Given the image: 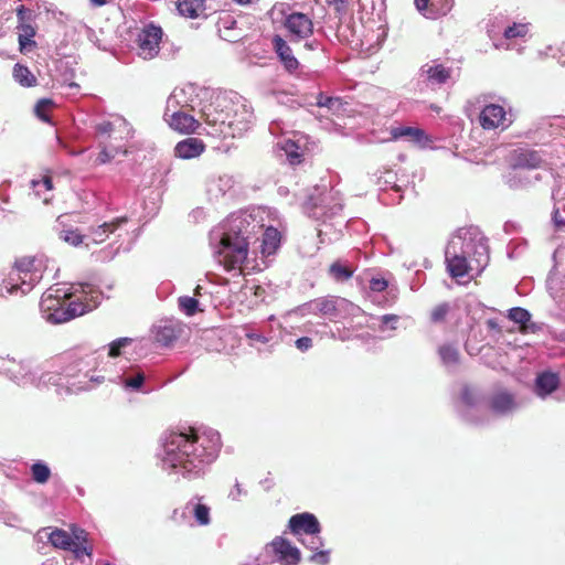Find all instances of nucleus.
I'll list each match as a JSON object with an SVG mask.
<instances>
[{"label": "nucleus", "mask_w": 565, "mask_h": 565, "mask_svg": "<svg viewBox=\"0 0 565 565\" xmlns=\"http://www.w3.org/2000/svg\"><path fill=\"white\" fill-rule=\"evenodd\" d=\"M162 447V461L172 472L185 479H198L204 475L205 466L216 458L220 436L199 435L193 427H183L167 433Z\"/></svg>", "instance_id": "1"}, {"label": "nucleus", "mask_w": 565, "mask_h": 565, "mask_svg": "<svg viewBox=\"0 0 565 565\" xmlns=\"http://www.w3.org/2000/svg\"><path fill=\"white\" fill-rule=\"evenodd\" d=\"M96 132L100 138L102 150L96 158L97 164L110 162L118 154H127L126 139L129 129L125 122L118 126L110 121H103L96 126Z\"/></svg>", "instance_id": "2"}, {"label": "nucleus", "mask_w": 565, "mask_h": 565, "mask_svg": "<svg viewBox=\"0 0 565 565\" xmlns=\"http://www.w3.org/2000/svg\"><path fill=\"white\" fill-rule=\"evenodd\" d=\"M71 295L65 292L63 296L54 295L47 290L42 295L40 306L43 311L49 312L47 320L54 323H63L79 317L89 310V306L82 301H67Z\"/></svg>", "instance_id": "3"}, {"label": "nucleus", "mask_w": 565, "mask_h": 565, "mask_svg": "<svg viewBox=\"0 0 565 565\" xmlns=\"http://www.w3.org/2000/svg\"><path fill=\"white\" fill-rule=\"evenodd\" d=\"M71 533L63 529H55L49 535L50 543L63 551L72 552L76 558L82 555L92 556L93 546L88 544V533L75 524L70 525Z\"/></svg>", "instance_id": "4"}, {"label": "nucleus", "mask_w": 565, "mask_h": 565, "mask_svg": "<svg viewBox=\"0 0 565 565\" xmlns=\"http://www.w3.org/2000/svg\"><path fill=\"white\" fill-rule=\"evenodd\" d=\"M217 254L220 256L218 262L225 270L231 271L241 268L248 255V242L238 234H224Z\"/></svg>", "instance_id": "5"}, {"label": "nucleus", "mask_w": 565, "mask_h": 565, "mask_svg": "<svg viewBox=\"0 0 565 565\" xmlns=\"http://www.w3.org/2000/svg\"><path fill=\"white\" fill-rule=\"evenodd\" d=\"M288 526L292 534L301 535L307 534L311 536V543L315 544L319 541V545H322L318 534L321 532V525L312 513L303 512L297 513L289 519Z\"/></svg>", "instance_id": "6"}, {"label": "nucleus", "mask_w": 565, "mask_h": 565, "mask_svg": "<svg viewBox=\"0 0 565 565\" xmlns=\"http://www.w3.org/2000/svg\"><path fill=\"white\" fill-rule=\"evenodd\" d=\"M162 39L160 26L149 24L138 34L139 55L145 60L153 58L159 53V44Z\"/></svg>", "instance_id": "7"}, {"label": "nucleus", "mask_w": 565, "mask_h": 565, "mask_svg": "<svg viewBox=\"0 0 565 565\" xmlns=\"http://www.w3.org/2000/svg\"><path fill=\"white\" fill-rule=\"evenodd\" d=\"M507 120V110L499 104L486 105L479 114V124L484 130L505 129L510 125Z\"/></svg>", "instance_id": "8"}, {"label": "nucleus", "mask_w": 565, "mask_h": 565, "mask_svg": "<svg viewBox=\"0 0 565 565\" xmlns=\"http://www.w3.org/2000/svg\"><path fill=\"white\" fill-rule=\"evenodd\" d=\"M270 547L282 565H297L300 562V551L282 536H276Z\"/></svg>", "instance_id": "9"}, {"label": "nucleus", "mask_w": 565, "mask_h": 565, "mask_svg": "<svg viewBox=\"0 0 565 565\" xmlns=\"http://www.w3.org/2000/svg\"><path fill=\"white\" fill-rule=\"evenodd\" d=\"M285 26L297 41L305 40L313 33L312 21L300 12L289 14L285 20Z\"/></svg>", "instance_id": "10"}, {"label": "nucleus", "mask_w": 565, "mask_h": 565, "mask_svg": "<svg viewBox=\"0 0 565 565\" xmlns=\"http://www.w3.org/2000/svg\"><path fill=\"white\" fill-rule=\"evenodd\" d=\"M542 163L543 159L535 150L516 149L510 154V166L513 169H537Z\"/></svg>", "instance_id": "11"}, {"label": "nucleus", "mask_w": 565, "mask_h": 565, "mask_svg": "<svg viewBox=\"0 0 565 565\" xmlns=\"http://www.w3.org/2000/svg\"><path fill=\"white\" fill-rule=\"evenodd\" d=\"M39 260L33 256H23L19 258L14 267L19 273L23 275V285L34 286L41 278L42 274L38 267Z\"/></svg>", "instance_id": "12"}, {"label": "nucleus", "mask_w": 565, "mask_h": 565, "mask_svg": "<svg viewBox=\"0 0 565 565\" xmlns=\"http://www.w3.org/2000/svg\"><path fill=\"white\" fill-rule=\"evenodd\" d=\"M454 0H415L417 10L426 18L436 19L446 15L452 8Z\"/></svg>", "instance_id": "13"}, {"label": "nucleus", "mask_w": 565, "mask_h": 565, "mask_svg": "<svg viewBox=\"0 0 565 565\" xmlns=\"http://www.w3.org/2000/svg\"><path fill=\"white\" fill-rule=\"evenodd\" d=\"M273 45L285 70L289 73L297 71L300 65L299 61L294 55L287 42L280 35H275L273 38Z\"/></svg>", "instance_id": "14"}, {"label": "nucleus", "mask_w": 565, "mask_h": 565, "mask_svg": "<svg viewBox=\"0 0 565 565\" xmlns=\"http://www.w3.org/2000/svg\"><path fill=\"white\" fill-rule=\"evenodd\" d=\"M205 150V143L198 138H186L174 147V154L180 159H193Z\"/></svg>", "instance_id": "15"}, {"label": "nucleus", "mask_w": 565, "mask_h": 565, "mask_svg": "<svg viewBox=\"0 0 565 565\" xmlns=\"http://www.w3.org/2000/svg\"><path fill=\"white\" fill-rule=\"evenodd\" d=\"M420 71L428 85H443L451 77V68L443 64H425Z\"/></svg>", "instance_id": "16"}, {"label": "nucleus", "mask_w": 565, "mask_h": 565, "mask_svg": "<svg viewBox=\"0 0 565 565\" xmlns=\"http://www.w3.org/2000/svg\"><path fill=\"white\" fill-rule=\"evenodd\" d=\"M169 125L172 129L185 135L195 132L200 127L199 120L184 111L173 113L170 117Z\"/></svg>", "instance_id": "17"}, {"label": "nucleus", "mask_w": 565, "mask_h": 565, "mask_svg": "<svg viewBox=\"0 0 565 565\" xmlns=\"http://www.w3.org/2000/svg\"><path fill=\"white\" fill-rule=\"evenodd\" d=\"M280 243H281L280 232L273 226L267 227L262 236V246H260L262 255L264 257L274 255L280 247Z\"/></svg>", "instance_id": "18"}, {"label": "nucleus", "mask_w": 565, "mask_h": 565, "mask_svg": "<svg viewBox=\"0 0 565 565\" xmlns=\"http://www.w3.org/2000/svg\"><path fill=\"white\" fill-rule=\"evenodd\" d=\"M489 406L497 414H505L514 408V396L507 391H498L490 397Z\"/></svg>", "instance_id": "19"}, {"label": "nucleus", "mask_w": 565, "mask_h": 565, "mask_svg": "<svg viewBox=\"0 0 565 565\" xmlns=\"http://www.w3.org/2000/svg\"><path fill=\"white\" fill-rule=\"evenodd\" d=\"M126 217H117L110 222H105L102 225L92 227L89 230L88 237L92 238L93 243L99 244L106 241L110 233H114L121 224L126 223Z\"/></svg>", "instance_id": "20"}, {"label": "nucleus", "mask_w": 565, "mask_h": 565, "mask_svg": "<svg viewBox=\"0 0 565 565\" xmlns=\"http://www.w3.org/2000/svg\"><path fill=\"white\" fill-rule=\"evenodd\" d=\"M23 275L19 273L15 268H12L11 271L8 275V278H6L1 284V290L6 291L10 295L18 294V291H21V294L29 292L34 286H26L23 285Z\"/></svg>", "instance_id": "21"}, {"label": "nucleus", "mask_w": 565, "mask_h": 565, "mask_svg": "<svg viewBox=\"0 0 565 565\" xmlns=\"http://www.w3.org/2000/svg\"><path fill=\"white\" fill-rule=\"evenodd\" d=\"M535 385L537 394L540 396H546L558 388L559 377L556 373L543 372L537 375Z\"/></svg>", "instance_id": "22"}, {"label": "nucleus", "mask_w": 565, "mask_h": 565, "mask_svg": "<svg viewBox=\"0 0 565 565\" xmlns=\"http://www.w3.org/2000/svg\"><path fill=\"white\" fill-rule=\"evenodd\" d=\"M177 9L181 15L190 19L201 17L205 11L204 0H179Z\"/></svg>", "instance_id": "23"}, {"label": "nucleus", "mask_w": 565, "mask_h": 565, "mask_svg": "<svg viewBox=\"0 0 565 565\" xmlns=\"http://www.w3.org/2000/svg\"><path fill=\"white\" fill-rule=\"evenodd\" d=\"M447 269L451 277L461 278L469 273V264L465 256L446 254Z\"/></svg>", "instance_id": "24"}, {"label": "nucleus", "mask_w": 565, "mask_h": 565, "mask_svg": "<svg viewBox=\"0 0 565 565\" xmlns=\"http://www.w3.org/2000/svg\"><path fill=\"white\" fill-rule=\"evenodd\" d=\"M391 136L392 139L397 140L401 138H409L411 140L415 142H422L423 140L427 139V136L425 131L420 128L416 127H393L391 129Z\"/></svg>", "instance_id": "25"}, {"label": "nucleus", "mask_w": 565, "mask_h": 565, "mask_svg": "<svg viewBox=\"0 0 565 565\" xmlns=\"http://www.w3.org/2000/svg\"><path fill=\"white\" fill-rule=\"evenodd\" d=\"M181 329L173 324H164L158 327L154 339L158 343L168 347L171 345L179 337Z\"/></svg>", "instance_id": "26"}, {"label": "nucleus", "mask_w": 565, "mask_h": 565, "mask_svg": "<svg viewBox=\"0 0 565 565\" xmlns=\"http://www.w3.org/2000/svg\"><path fill=\"white\" fill-rule=\"evenodd\" d=\"M14 79L24 87H33L36 85V77L31 71L20 63H17L13 67Z\"/></svg>", "instance_id": "27"}, {"label": "nucleus", "mask_w": 565, "mask_h": 565, "mask_svg": "<svg viewBox=\"0 0 565 565\" xmlns=\"http://www.w3.org/2000/svg\"><path fill=\"white\" fill-rule=\"evenodd\" d=\"M198 502L193 504L192 514L200 526H206L211 523V508L202 502V498H196Z\"/></svg>", "instance_id": "28"}, {"label": "nucleus", "mask_w": 565, "mask_h": 565, "mask_svg": "<svg viewBox=\"0 0 565 565\" xmlns=\"http://www.w3.org/2000/svg\"><path fill=\"white\" fill-rule=\"evenodd\" d=\"M509 319L520 324V331L522 333L529 332L530 326L527 323L531 320V315L526 309L520 307L510 309Z\"/></svg>", "instance_id": "29"}, {"label": "nucleus", "mask_w": 565, "mask_h": 565, "mask_svg": "<svg viewBox=\"0 0 565 565\" xmlns=\"http://www.w3.org/2000/svg\"><path fill=\"white\" fill-rule=\"evenodd\" d=\"M438 353L443 362L447 365H456L459 363L460 354L457 348L450 344L441 345Z\"/></svg>", "instance_id": "30"}, {"label": "nucleus", "mask_w": 565, "mask_h": 565, "mask_svg": "<svg viewBox=\"0 0 565 565\" xmlns=\"http://www.w3.org/2000/svg\"><path fill=\"white\" fill-rule=\"evenodd\" d=\"M315 307L319 313L329 318L334 317L338 311L335 300L328 298L318 299Z\"/></svg>", "instance_id": "31"}, {"label": "nucleus", "mask_w": 565, "mask_h": 565, "mask_svg": "<svg viewBox=\"0 0 565 565\" xmlns=\"http://www.w3.org/2000/svg\"><path fill=\"white\" fill-rule=\"evenodd\" d=\"M32 479L38 483H45L51 477L50 468L42 462H35L31 466Z\"/></svg>", "instance_id": "32"}, {"label": "nucleus", "mask_w": 565, "mask_h": 565, "mask_svg": "<svg viewBox=\"0 0 565 565\" xmlns=\"http://www.w3.org/2000/svg\"><path fill=\"white\" fill-rule=\"evenodd\" d=\"M330 275L338 281L348 280L352 277L353 270L342 265L340 262H334L329 267Z\"/></svg>", "instance_id": "33"}, {"label": "nucleus", "mask_w": 565, "mask_h": 565, "mask_svg": "<svg viewBox=\"0 0 565 565\" xmlns=\"http://www.w3.org/2000/svg\"><path fill=\"white\" fill-rule=\"evenodd\" d=\"M54 103L52 99L43 98L40 99L34 108L35 115L44 122H50V111L52 110Z\"/></svg>", "instance_id": "34"}, {"label": "nucleus", "mask_w": 565, "mask_h": 565, "mask_svg": "<svg viewBox=\"0 0 565 565\" xmlns=\"http://www.w3.org/2000/svg\"><path fill=\"white\" fill-rule=\"evenodd\" d=\"M287 159L291 166L299 164L302 161V153L299 151V146L294 141L286 142L284 147Z\"/></svg>", "instance_id": "35"}, {"label": "nucleus", "mask_w": 565, "mask_h": 565, "mask_svg": "<svg viewBox=\"0 0 565 565\" xmlns=\"http://www.w3.org/2000/svg\"><path fill=\"white\" fill-rule=\"evenodd\" d=\"M179 307L186 316H194L199 311V301L193 297H180Z\"/></svg>", "instance_id": "36"}, {"label": "nucleus", "mask_w": 565, "mask_h": 565, "mask_svg": "<svg viewBox=\"0 0 565 565\" xmlns=\"http://www.w3.org/2000/svg\"><path fill=\"white\" fill-rule=\"evenodd\" d=\"M132 342L131 338H119L109 344L108 356L117 358L121 354V349L129 345Z\"/></svg>", "instance_id": "37"}, {"label": "nucleus", "mask_w": 565, "mask_h": 565, "mask_svg": "<svg viewBox=\"0 0 565 565\" xmlns=\"http://www.w3.org/2000/svg\"><path fill=\"white\" fill-rule=\"evenodd\" d=\"M320 546L319 541L312 544L311 550L316 552L310 556V561L318 565H327L329 563V552L319 550Z\"/></svg>", "instance_id": "38"}, {"label": "nucleus", "mask_w": 565, "mask_h": 565, "mask_svg": "<svg viewBox=\"0 0 565 565\" xmlns=\"http://www.w3.org/2000/svg\"><path fill=\"white\" fill-rule=\"evenodd\" d=\"M527 31L529 29L526 24L514 23L505 29L504 36L507 39L523 38L526 35Z\"/></svg>", "instance_id": "39"}, {"label": "nucleus", "mask_w": 565, "mask_h": 565, "mask_svg": "<svg viewBox=\"0 0 565 565\" xmlns=\"http://www.w3.org/2000/svg\"><path fill=\"white\" fill-rule=\"evenodd\" d=\"M449 312V305L444 302L437 305L430 312V320L435 323L443 322Z\"/></svg>", "instance_id": "40"}, {"label": "nucleus", "mask_w": 565, "mask_h": 565, "mask_svg": "<svg viewBox=\"0 0 565 565\" xmlns=\"http://www.w3.org/2000/svg\"><path fill=\"white\" fill-rule=\"evenodd\" d=\"M83 237L84 236L81 235L78 231H73V230L62 231L60 234L61 239L72 244L74 246L79 245L83 242Z\"/></svg>", "instance_id": "41"}, {"label": "nucleus", "mask_w": 565, "mask_h": 565, "mask_svg": "<svg viewBox=\"0 0 565 565\" xmlns=\"http://www.w3.org/2000/svg\"><path fill=\"white\" fill-rule=\"evenodd\" d=\"M335 104H340V98L324 96L320 93L317 96V106L332 108Z\"/></svg>", "instance_id": "42"}, {"label": "nucleus", "mask_w": 565, "mask_h": 565, "mask_svg": "<svg viewBox=\"0 0 565 565\" xmlns=\"http://www.w3.org/2000/svg\"><path fill=\"white\" fill-rule=\"evenodd\" d=\"M32 185L38 194H40L39 188L41 186H43L46 191H51L53 189L52 178L50 175H43L41 180H33Z\"/></svg>", "instance_id": "43"}, {"label": "nucleus", "mask_w": 565, "mask_h": 565, "mask_svg": "<svg viewBox=\"0 0 565 565\" xmlns=\"http://www.w3.org/2000/svg\"><path fill=\"white\" fill-rule=\"evenodd\" d=\"M143 381H145V375L142 373H137L135 376L132 377H127L125 380V385L127 387H131L134 390H138L141 387V385L143 384Z\"/></svg>", "instance_id": "44"}, {"label": "nucleus", "mask_w": 565, "mask_h": 565, "mask_svg": "<svg viewBox=\"0 0 565 565\" xmlns=\"http://www.w3.org/2000/svg\"><path fill=\"white\" fill-rule=\"evenodd\" d=\"M18 30L19 36L23 39H32L35 35V29L26 22L20 23Z\"/></svg>", "instance_id": "45"}, {"label": "nucleus", "mask_w": 565, "mask_h": 565, "mask_svg": "<svg viewBox=\"0 0 565 565\" xmlns=\"http://www.w3.org/2000/svg\"><path fill=\"white\" fill-rule=\"evenodd\" d=\"M312 347V339L309 337H301L296 340V348L301 352L309 350Z\"/></svg>", "instance_id": "46"}, {"label": "nucleus", "mask_w": 565, "mask_h": 565, "mask_svg": "<svg viewBox=\"0 0 565 565\" xmlns=\"http://www.w3.org/2000/svg\"><path fill=\"white\" fill-rule=\"evenodd\" d=\"M333 6L335 13L342 17L347 12V2L344 0H333L330 2Z\"/></svg>", "instance_id": "47"}, {"label": "nucleus", "mask_w": 565, "mask_h": 565, "mask_svg": "<svg viewBox=\"0 0 565 565\" xmlns=\"http://www.w3.org/2000/svg\"><path fill=\"white\" fill-rule=\"evenodd\" d=\"M171 520L175 523L186 520V512L183 509H174L171 514Z\"/></svg>", "instance_id": "48"}, {"label": "nucleus", "mask_w": 565, "mask_h": 565, "mask_svg": "<svg viewBox=\"0 0 565 565\" xmlns=\"http://www.w3.org/2000/svg\"><path fill=\"white\" fill-rule=\"evenodd\" d=\"M462 401L468 406H471L475 404V394L470 388H465L462 391Z\"/></svg>", "instance_id": "49"}, {"label": "nucleus", "mask_w": 565, "mask_h": 565, "mask_svg": "<svg viewBox=\"0 0 565 565\" xmlns=\"http://www.w3.org/2000/svg\"><path fill=\"white\" fill-rule=\"evenodd\" d=\"M386 287H387V281L384 279H373L371 281V289L374 291H382V290L386 289Z\"/></svg>", "instance_id": "50"}, {"label": "nucleus", "mask_w": 565, "mask_h": 565, "mask_svg": "<svg viewBox=\"0 0 565 565\" xmlns=\"http://www.w3.org/2000/svg\"><path fill=\"white\" fill-rule=\"evenodd\" d=\"M202 117L204 119V121L210 125V126H216L218 122H224L223 120H218V118H211L210 114L206 111V109H204L202 111Z\"/></svg>", "instance_id": "51"}, {"label": "nucleus", "mask_w": 565, "mask_h": 565, "mask_svg": "<svg viewBox=\"0 0 565 565\" xmlns=\"http://www.w3.org/2000/svg\"><path fill=\"white\" fill-rule=\"evenodd\" d=\"M20 51L23 52L26 46H35L36 43L32 39H23L19 36Z\"/></svg>", "instance_id": "52"}, {"label": "nucleus", "mask_w": 565, "mask_h": 565, "mask_svg": "<svg viewBox=\"0 0 565 565\" xmlns=\"http://www.w3.org/2000/svg\"><path fill=\"white\" fill-rule=\"evenodd\" d=\"M553 222L555 224V226L557 228H562L565 226V221L563 220V217L559 215V212L558 210H555L554 213H553Z\"/></svg>", "instance_id": "53"}, {"label": "nucleus", "mask_w": 565, "mask_h": 565, "mask_svg": "<svg viewBox=\"0 0 565 565\" xmlns=\"http://www.w3.org/2000/svg\"><path fill=\"white\" fill-rule=\"evenodd\" d=\"M26 12H28V10L22 4L17 8V17H18V20H19V24L25 22V20H26V17H25Z\"/></svg>", "instance_id": "54"}, {"label": "nucleus", "mask_w": 565, "mask_h": 565, "mask_svg": "<svg viewBox=\"0 0 565 565\" xmlns=\"http://www.w3.org/2000/svg\"><path fill=\"white\" fill-rule=\"evenodd\" d=\"M247 337L249 339H253V340H256V341H259V342H263V343H265L267 341L265 337H263L260 334H256V333L248 334Z\"/></svg>", "instance_id": "55"}, {"label": "nucleus", "mask_w": 565, "mask_h": 565, "mask_svg": "<svg viewBox=\"0 0 565 565\" xmlns=\"http://www.w3.org/2000/svg\"><path fill=\"white\" fill-rule=\"evenodd\" d=\"M94 7H103L107 3L106 0H89Z\"/></svg>", "instance_id": "56"}, {"label": "nucleus", "mask_w": 565, "mask_h": 565, "mask_svg": "<svg viewBox=\"0 0 565 565\" xmlns=\"http://www.w3.org/2000/svg\"><path fill=\"white\" fill-rule=\"evenodd\" d=\"M436 3H437V6L435 7V9H436V8H439V7L443 4V0H437V2H436Z\"/></svg>", "instance_id": "57"}, {"label": "nucleus", "mask_w": 565, "mask_h": 565, "mask_svg": "<svg viewBox=\"0 0 565 565\" xmlns=\"http://www.w3.org/2000/svg\"><path fill=\"white\" fill-rule=\"evenodd\" d=\"M105 565H110V564H108V563H107V564H105Z\"/></svg>", "instance_id": "58"}]
</instances>
